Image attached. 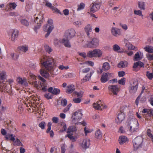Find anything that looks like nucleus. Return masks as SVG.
<instances>
[{
  "instance_id": "c03bdc74",
  "label": "nucleus",
  "mask_w": 153,
  "mask_h": 153,
  "mask_svg": "<svg viewBox=\"0 0 153 153\" xmlns=\"http://www.w3.org/2000/svg\"><path fill=\"white\" fill-rule=\"evenodd\" d=\"M6 76V73L5 71H2L0 73V79L1 80L5 79Z\"/></svg>"
},
{
  "instance_id": "09e8293b",
  "label": "nucleus",
  "mask_w": 153,
  "mask_h": 153,
  "mask_svg": "<svg viewBox=\"0 0 153 153\" xmlns=\"http://www.w3.org/2000/svg\"><path fill=\"white\" fill-rule=\"evenodd\" d=\"M81 99L80 98H74L73 101L74 102L76 103H79L81 101Z\"/></svg>"
},
{
  "instance_id": "4d7b16f0",
  "label": "nucleus",
  "mask_w": 153,
  "mask_h": 153,
  "mask_svg": "<svg viewBox=\"0 0 153 153\" xmlns=\"http://www.w3.org/2000/svg\"><path fill=\"white\" fill-rule=\"evenodd\" d=\"M75 94L77 95V97L80 98L83 96V92L82 91L79 92H75Z\"/></svg>"
},
{
  "instance_id": "412c9836",
  "label": "nucleus",
  "mask_w": 153,
  "mask_h": 153,
  "mask_svg": "<svg viewBox=\"0 0 153 153\" xmlns=\"http://www.w3.org/2000/svg\"><path fill=\"white\" fill-rule=\"evenodd\" d=\"M102 104L100 101H99L96 103H94L93 104V107L97 110H102Z\"/></svg>"
},
{
  "instance_id": "7ed1b4c3",
  "label": "nucleus",
  "mask_w": 153,
  "mask_h": 153,
  "mask_svg": "<svg viewBox=\"0 0 153 153\" xmlns=\"http://www.w3.org/2000/svg\"><path fill=\"white\" fill-rule=\"evenodd\" d=\"M127 126L129 131L131 134L137 132L139 128L138 121L135 118L133 117L128 120Z\"/></svg>"
},
{
  "instance_id": "1a4fd4ad",
  "label": "nucleus",
  "mask_w": 153,
  "mask_h": 153,
  "mask_svg": "<svg viewBox=\"0 0 153 153\" xmlns=\"http://www.w3.org/2000/svg\"><path fill=\"white\" fill-rule=\"evenodd\" d=\"M34 17L35 18V22H37L39 24V25L35 26L34 28V30L37 33V29H39L40 27L39 25L43 23L44 21V17L43 14L41 13H39L37 16L35 15Z\"/></svg>"
},
{
  "instance_id": "c85d7f7f",
  "label": "nucleus",
  "mask_w": 153,
  "mask_h": 153,
  "mask_svg": "<svg viewBox=\"0 0 153 153\" xmlns=\"http://www.w3.org/2000/svg\"><path fill=\"white\" fill-rule=\"evenodd\" d=\"M144 49L146 52L149 53H153V47L148 45L144 48Z\"/></svg>"
},
{
  "instance_id": "bf43d9fd",
  "label": "nucleus",
  "mask_w": 153,
  "mask_h": 153,
  "mask_svg": "<svg viewBox=\"0 0 153 153\" xmlns=\"http://www.w3.org/2000/svg\"><path fill=\"white\" fill-rule=\"evenodd\" d=\"M118 83L120 85H124L125 83V78L124 77L122 78L118 81Z\"/></svg>"
},
{
  "instance_id": "864d4df0",
  "label": "nucleus",
  "mask_w": 153,
  "mask_h": 153,
  "mask_svg": "<svg viewBox=\"0 0 153 153\" xmlns=\"http://www.w3.org/2000/svg\"><path fill=\"white\" fill-rule=\"evenodd\" d=\"M139 65L138 62H137L134 63L133 68H134V71H137L139 70V69L137 68V67Z\"/></svg>"
},
{
  "instance_id": "603ef678",
  "label": "nucleus",
  "mask_w": 153,
  "mask_h": 153,
  "mask_svg": "<svg viewBox=\"0 0 153 153\" xmlns=\"http://www.w3.org/2000/svg\"><path fill=\"white\" fill-rule=\"evenodd\" d=\"M139 7L141 9L144 10L145 9L144 3L143 2H140L138 3Z\"/></svg>"
},
{
  "instance_id": "a878e982",
  "label": "nucleus",
  "mask_w": 153,
  "mask_h": 153,
  "mask_svg": "<svg viewBox=\"0 0 153 153\" xmlns=\"http://www.w3.org/2000/svg\"><path fill=\"white\" fill-rule=\"evenodd\" d=\"M142 54H143L140 51L137 52L134 56V61H137L141 59L142 58L141 57Z\"/></svg>"
},
{
  "instance_id": "b1692460",
  "label": "nucleus",
  "mask_w": 153,
  "mask_h": 153,
  "mask_svg": "<svg viewBox=\"0 0 153 153\" xmlns=\"http://www.w3.org/2000/svg\"><path fill=\"white\" fill-rule=\"evenodd\" d=\"M125 115L123 112H121L118 115L117 119L118 120V123H121L125 118Z\"/></svg>"
},
{
  "instance_id": "13d9d810",
  "label": "nucleus",
  "mask_w": 153,
  "mask_h": 153,
  "mask_svg": "<svg viewBox=\"0 0 153 153\" xmlns=\"http://www.w3.org/2000/svg\"><path fill=\"white\" fill-rule=\"evenodd\" d=\"M51 9L52 11H53L54 12L59 13L61 15L62 14V13L60 12V10L57 8H55V7H53Z\"/></svg>"
},
{
  "instance_id": "0eeeda50",
  "label": "nucleus",
  "mask_w": 153,
  "mask_h": 153,
  "mask_svg": "<svg viewBox=\"0 0 153 153\" xmlns=\"http://www.w3.org/2000/svg\"><path fill=\"white\" fill-rule=\"evenodd\" d=\"M82 110L76 111L72 115L71 118V122L73 123L76 124L82 118Z\"/></svg>"
},
{
  "instance_id": "de8ad7c7",
  "label": "nucleus",
  "mask_w": 153,
  "mask_h": 153,
  "mask_svg": "<svg viewBox=\"0 0 153 153\" xmlns=\"http://www.w3.org/2000/svg\"><path fill=\"white\" fill-rule=\"evenodd\" d=\"M21 22L22 25L26 26H28L29 25V23L28 21L25 19H22L21 20Z\"/></svg>"
},
{
  "instance_id": "8fccbe9b",
  "label": "nucleus",
  "mask_w": 153,
  "mask_h": 153,
  "mask_svg": "<svg viewBox=\"0 0 153 153\" xmlns=\"http://www.w3.org/2000/svg\"><path fill=\"white\" fill-rule=\"evenodd\" d=\"M82 24V22L80 20H78L75 21L74 23V24L77 27H80Z\"/></svg>"
},
{
  "instance_id": "774afa93",
  "label": "nucleus",
  "mask_w": 153,
  "mask_h": 153,
  "mask_svg": "<svg viewBox=\"0 0 153 153\" xmlns=\"http://www.w3.org/2000/svg\"><path fill=\"white\" fill-rule=\"evenodd\" d=\"M147 114L150 116H153V110H148Z\"/></svg>"
},
{
  "instance_id": "bb28decb",
  "label": "nucleus",
  "mask_w": 153,
  "mask_h": 153,
  "mask_svg": "<svg viewBox=\"0 0 153 153\" xmlns=\"http://www.w3.org/2000/svg\"><path fill=\"white\" fill-rule=\"evenodd\" d=\"M40 72L41 75L46 78L49 76V75L48 72L43 68H41L40 70Z\"/></svg>"
},
{
  "instance_id": "338daca9",
  "label": "nucleus",
  "mask_w": 153,
  "mask_h": 153,
  "mask_svg": "<svg viewBox=\"0 0 153 153\" xmlns=\"http://www.w3.org/2000/svg\"><path fill=\"white\" fill-rule=\"evenodd\" d=\"M45 5L47 7L51 8V9L53 7L52 5V4L51 3L48 1L46 2Z\"/></svg>"
},
{
  "instance_id": "c9c22d12",
  "label": "nucleus",
  "mask_w": 153,
  "mask_h": 153,
  "mask_svg": "<svg viewBox=\"0 0 153 153\" xmlns=\"http://www.w3.org/2000/svg\"><path fill=\"white\" fill-rule=\"evenodd\" d=\"M85 7V4L83 3H81L77 5V10L78 11H80L83 10Z\"/></svg>"
},
{
  "instance_id": "4468645a",
  "label": "nucleus",
  "mask_w": 153,
  "mask_h": 153,
  "mask_svg": "<svg viewBox=\"0 0 153 153\" xmlns=\"http://www.w3.org/2000/svg\"><path fill=\"white\" fill-rule=\"evenodd\" d=\"M138 88L137 83V82H133L131 84L128 88L129 92L131 94H133L135 93Z\"/></svg>"
},
{
  "instance_id": "f257e3e1",
  "label": "nucleus",
  "mask_w": 153,
  "mask_h": 153,
  "mask_svg": "<svg viewBox=\"0 0 153 153\" xmlns=\"http://www.w3.org/2000/svg\"><path fill=\"white\" fill-rule=\"evenodd\" d=\"M40 62L46 70H53L54 62V59L52 57L43 55L40 58Z\"/></svg>"
},
{
  "instance_id": "a19ab883",
  "label": "nucleus",
  "mask_w": 153,
  "mask_h": 153,
  "mask_svg": "<svg viewBox=\"0 0 153 153\" xmlns=\"http://www.w3.org/2000/svg\"><path fill=\"white\" fill-rule=\"evenodd\" d=\"M46 124L44 121H42L38 124V126L42 129L44 130L45 129Z\"/></svg>"
},
{
  "instance_id": "f8f14e48",
  "label": "nucleus",
  "mask_w": 153,
  "mask_h": 153,
  "mask_svg": "<svg viewBox=\"0 0 153 153\" xmlns=\"http://www.w3.org/2000/svg\"><path fill=\"white\" fill-rule=\"evenodd\" d=\"M108 90L112 92L114 95H117L120 91V88L117 85H109L108 87Z\"/></svg>"
},
{
  "instance_id": "5701e85b",
  "label": "nucleus",
  "mask_w": 153,
  "mask_h": 153,
  "mask_svg": "<svg viewBox=\"0 0 153 153\" xmlns=\"http://www.w3.org/2000/svg\"><path fill=\"white\" fill-rule=\"evenodd\" d=\"M15 136L13 134H7L5 137V138L6 140H10L11 141H14L15 140Z\"/></svg>"
},
{
  "instance_id": "2eb2a0df",
  "label": "nucleus",
  "mask_w": 153,
  "mask_h": 153,
  "mask_svg": "<svg viewBox=\"0 0 153 153\" xmlns=\"http://www.w3.org/2000/svg\"><path fill=\"white\" fill-rule=\"evenodd\" d=\"M38 78L42 82H40V85H41L42 90L44 91H45L48 90V86L47 84L45 82V80L42 77L40 76H39Z\"/></svg>"
},
{
  "instance_id": "a18cd8bd",
  "label": "nucleus",
  "mask_w": 153,
  "mask_h": 153,
  "mask_svg": "<svg viewBox=\"0 0 153 153\" xmlns=\"http://www.w3.org/2000/svg\"><path fill=\"white\" fill-rule=\"evenodd\" d=\"M134 12L135 14L141 16L142 18H143V15L142 14V11L141 10H135Z\"/></svg>"
},
{
  "instance_id": "69168bd1",
  "label": "nucleus",
  "mask_w": 153,
  "mask_h": 153,
  "mask_svg": "<svg viewBox=\"0 0 153 153\" xmlns=\"http://www.w3.org/2000/svg\"><path fill=\"white\" fill-rule=\"evenodd\" d=\"M45 48L46 52L48 53H50L51 51L52 50L50 47L48 45H45Z\"/></svg>"
},
{
  "instance_id": "6ab92c4d",
  "label": "nucleus",
  "mask_w": 153,
  "mask_h": 153,
  "mask_svg": "<svg viewBox=\"0 0 153 153\" xmlns=\"http://www.w3.org/2000/svg\"><path fill=\"white\" fill-rule=\"evenodd\" d=\"M125 46L128 50H137V48L134 46L133 45L131 44L128 42L127 40L124 41Z\"/></svg>"
},
{
  "instance_id": "20e7f679",
  "label": "nucleus",
  "mask_w": 153,
  "mask_h": 153,
  "mask_svg": "<svg viewBox=\"0 0 153 153\" xmlns=\"http://www.w3.org/2000/svg\"><path fill=\"white\" fill-rule=\"evenodd\" d=\"M143 140L142 136H139L136 137L132 140L133 147L134 151L140 150L142 148Z\"/></svg>"
},
{
  "instance_id": "9d476101",
  "label": "nucleus",
  "mask_w": 153,
  "mask_h": 153,
  "mask_svg": "<svg viewBox=\"0 0 153 153\" xmlns=\"http://www.w3.org/2000/svg\"><path fill=\"white\" fill-rule=\"evenodd\" d=\"M102 52L98 49L89 51L87 53V56L90 58L100 57L102 55Z\"/></svg>"
},
{
  "instance_id": "aec40b11",
  "label": "nucleus",
  "mask_w": 153,
  "mask_h": 153,
  "mask_svg": "<svg viewBox=\"0 0 153 153\" xmlns=\"http://www.w3.org/2000/svg\"><path fill=\"white\" fill-rule=\"evenodd\" d=\"M74 86L72 84L68 85H67L66 92L68 94H71L75 90Z\"/></svg>"
},
{
  "instance_id": "4be33fe9",
  "label": "nucleus",
  "mask_w": 153,
  "mask_h": 153,
  "mask_svg": "<svg viewBox=\"0 0 153 153\" xmlns=\"http://www.w3.org/2000/svg\"><path fill=\"white\" fill-rule=\"evenodd\" d=\"M84 29L88 37H89L90 33H91L92 31L91 25L90 24L87 25L85 27Z\"/></svg>"
},
{
  "instance_id": "cd10ccee",
  "label": "nucleus",
  "mask_w": 153,
  "mask_h": 153,
  "mask_svg": "<svg viewBox=\"0 0 153 153\" xmlns=\"http://www.w3.org/2000/svg\"><path fill=\"white\" fill-rule=\"evenodd\" d=\"M112 49L114 51L118 53H121L122 52L120 51V47L117 44H115L113 45Z\"/></svg>"
},
{
  "instance_id": "ddd939ff",
  "label": "nucleus",
  "mask_w": 153,
  "mask_h": 153,
  "mask_svg": "<svg viewBox=\"0 0 153 153\" xmlns=\"http://www.w3.org/2000/svg\"><path fill=\"white\" fill-rule=\"evenodd\" d=\"M112 35L115 37H117L122 35L121 30L115 27H112L111 29Z\"/></svg>"
},
{
  "instance_id": "72a5a7b5",
  "label": "nucleus",
  "mask_w": 153,
  "mask_h": 153,
  "mask_svg": "<svg viewBox=\"0 0 153 153\" xmlns=\"http://www.w3.org/2000/svg\"><path fill=\"white\" fill-rule=\"evenodd\" d=\"M110 68L109 64L107 62H105L103 64L102 68L104 71H106L108 70Z\"/></svg>"
},
{
  "instance_id": "393cba45",
  "label": "nucleus",
  "mask_w": 153,
  "mask_h": 153,
  "mask_svg": "<svg viewBox=\"0 0 153 153\" xmlns=\"http://www.w3.org/2000/svg\"><path fill=\"white\" fill-rule=\"evenodd\" d=\"M128 140L127 137L124 136H121L119 137V142L120 145L126 143Z\"/></svg>"
},
{
  "instance_id": "9b49d317",
  "label": "nucleus",
  "mask_w": 153,
  "mask_h": 153,
  "mask_svg": "<svg viewBox=\"0 0 153 153\" xmlns=\"http://www.w3.org/2000/svg\"><path fill=\"white\" fill-rule=\"evenodd\" d=\"M90 145V140L88 138L84 139L82 142L80 143V146L83 149L88 148Z\"/></svg>"
},
{
  "instance_id": "dca6fc26",
  "label": "nucleus",
  "mask_w": 153,
  "mask_h": 153,
  "mask_svg": "<svg viewBox=\"0 0 153 153\" xmlns=\"http://www.w3.org/2000/svg\"><path fill=\"white\" fill-rule=\"evenodd\" d=\"M17 82L23 86L26 87L28 85V83L25 78H22L20 77L18 78L17 79Z\"/></svg>"
},
{
  "instance_id": "a211bd4d",
  "label": "nucleus",
  "mask_w": 153,
  "mask_h": 153,
  "mask_svg": "<svg viewBox=\"0 0 153 153\" xmlns=\"http://www.w3.org/2000/svg\"><path fill=\"white\" fill-rule=\"evenodd\" d=\"M19 35V31L16 30H14L12 33L11 36L10 38L11 40L13 42L15 41L16 39L17 38Z\"/></svg>"
},
{
  "instance_id": "f03ea898",
  "label": "nucleus",
  "mask_w": 153,
  "mask_h": 153,
  "mask_svg": "<svg viewBox=\"0 0 153 153\" xmlns=\"http://www.w3.org/2000/svg\"><path fill=\"white\" fill-rule=\"evenodd\" d=\"M76 34L75 30L71 28L67 30L62 39H61L59 42L63 44L64 45L67 47L70 48L71 46V44L68 39L74 37Z\"/></svg>"
},
{
  "instance_id": "2f4dec72",
  "label": "nucleus",
  "mask_w": 153,
  "mask_h": 153,
  "mask_svg": "<svg viewBox=\"0 0 153 153\" xmlns=\"http://www.w3.org/2000/svg\"><path fill=\"white\" fill-rule=\"evenodd\" d=\"M118 67L120 68H123L126 67L128 65V63L126 61H121L118 64Z\"/></svg>"
},
{
  "instance_id": "e433bc0d",
  "label": "nucleus",
  "mask_w": 153,
  "mask_h": 153,
  "mask_svg": "<svg viewBox=\"0 0 153 153\" xmlns=\"http://www.w3.org/2000/svg\"><path fill=\"white\" fill-rule=\"evenodd\" d=\"M30 83L34 87L38 89H39L40 88L39 84V83L37 81H33L32 82H30Z\"/></svg>"
},
{
  "instance_id": "f704fd0d",
  "label": "nucleus",
  "mask_w": 153,
  "mask_h": 153,
  "mask_svg": "<svg viewBox=\"0 0 153 153\" xmlns=\"http://www.w3.org/2000/svg\"><path fill=\"white\" fill-rule=\"evenodd\" d=\"M76 130L77 128L75 126H71L68 128V129L67 132L68 133H71L75 131Z\"/></svg>"
},
{
  "instance_id": "5fc2aeb1",
  "label": "nucleus",
  "mask_w": 153,
  "mask_h": 153,
  "mask_svg": "<svg viewBox=\"0 0 153 153\" xmlns=\"http://www.w3.org/2000/svg\"><path fill=\"white\" fill-rule=\"evenodd\" d=\"M147 134L150 138L152 142H153V135L151 133L149 129H148L147 130Z\"/></svg>"
},
{
  "instance_id": "39448f33",
  "label": "nucleus",
  "mask_w": 153,
  "mask_h": 153,
  "mask_svg": "<svg viewBox=\"0 0 153 153\" xmlns=\"http://www.w3.org/2000/svg\"><path fill=\"white\" fill-rule=\"evenodd\" d=\"M43 30L47 32L45 35L46 38L48 37L50 33L54 28V26L53 23V20L51 19H49L47 21V23L43 26Z\"/></svg>"
},
{
  "instance_id": "f3484780",
  "label": "nucleus",
  "mask_w": 153,
  "mask_h": 153,
  "mask_svg": "<svg viewBox=\"0 0 153 153\" xmlns=\"http://www.w3.org/2000/svg\"><path fill=\"white\" fill-rule=\"evenodd\" d=\"M100 8V5L97 3H92L91 5L90 11L94 13L98 10Z\"/></svg>"
},
{
  "instance_id": "58836bf2",
  "label": "nucleus",
  "mask_w": 153,
  "mask_h": 153,
  "mask_svg": "<svg viewBox=\"0 0 153 153\" xmlns=\"http://www.w3.org/2000/svg\"><path fill=\"white\" fill-rule=\"evenodd\" d=\"M95 136L98 139H101L102 137V134L101 131L98 130L95 133Z\"/></svg>"
},
{
  "instance_id": "7c9ffc66",
  "label": "nucleus",
  "mask_w": 153,
  "mask_h": 153,
  "mask_svg": "<svg viewBox=\"0 0 153 153\" xmlns=\"http://www.w3.org/2000/svg\"><path fill=\"white\" fill-rule=\"evenodd\" d=\"M109 79L107 74H106L103 73L101 77V81L102 82L105 83Z\"/></svg>"
},
{
  "instance_id": "e2e57ef3",
  "label": "nucleus",
  "mask_w": 153,
  "mask_h": 153,
  "mask_svg": "<svg viewBox=\"0 0 153 153\" xmlns=\"http://www.w3.org/2000/svg\"><path fill=\"white\" fill-rule=\"evenodd\" d=\"M60 93V90L57 88H54L53 89L52 94H57Z\"/></svg>"
},
{
  "instance_id": "052dcab7",
  "label": "nucleus",
  "mask_w": 153,
  "mask_h": 153,
  "mask_svg": "<svg viewBox=\"0 0 153 153\" xmlns=\"http://www.w3.org/2000/svg\"><path fill=\"white\" fill-rule=\"evenodd\" d=\"M67 103V101L66 99H63L61 101V105L63 106H65Z\"/></svg>"
},
{
  "instance_id": "6e6552de",
  "label": "nucleus",
  "mask_w": 153,
  "mask_h": 153,
  "mask_svg": "<svg viewBox=\"0 0 153 153\" xmlns=\"http://www.w3.org/2000/svg\"><path fill=\"white\" fill-rule=\"evenodd\" d=\"M99 42V40L97 39L94 38L91 41H87L84 47L91 48H96L98 46Z\"/></svg>"
},
{
  "instance_id": "6e6d98bb",
  "label": "nucleus",
  "mask_w": 153,
  "mask_h": 153,
  "mask_svg": "<svg viewBox=\"0 0 153 153\" xmlns=\"http://www.w3.org/2000/svg\"><path fill=\"white\" fill-rule=\"evenodd\" d=\"M71 105V104H68L67 106L63 110V111L64 113L67 112L68 111H69Z\"/></svg>"
},
{
  "instance_id": "79ce46f5",
  "label": "nucleus",
  "mask_w": 153,
  "mask_h": 153,
  "mask_svg": "<svg viewBox=\"0 0 153 153\" xmlns=\"http://www.w3.org/2000/svg\"><path fill=\"white\" fill-rule=\"evenodd\" d=\"M146 75L150 80H151L153 78V72L150 73L149 71H147L146 72Z\"/></svg>"
},
{
  "instance_id": "680f3d73",
  "label": "nucleus",
  "mask_w": 153,
  "mask_h": 153,
  "mask_svg": "<svg viewBox=\"0 0 153 153\" xmlns=\"http://www.w3.org/2000/svg\"><path fill=\"white\" fill-rule=\"evenodd\" d=\"M67 136L70 138V139L73 142L76 141V139L72 135L68 134L67 135Z\"/></svg>"
},
{
  "instance_id": "ea45409f",
  "label": "nucleus",
  "mask_w": 153,
  "mask_h": 153,
  "mask_svg": "<svg viewBox=\"0 0 153 153\" xmlns=\"http://www.w3.org/2000/svg\"><path fill=\"white\" fill-rule=\"evenodd\" d=\"M80 65H84L87 66L89 65L91 66H93L94 65V63L93 62L91 61H88L85 62L83 63H80Z\"/></svg>"
},
{
  "instance_id": "4c0bfd02",
  "label": "nucleus",
  "mask_w": 153,
  "mask_h": 153,
  "mask_svg": "<svg viewBox=\"0 0 153 153\" xmlns=\"http://www.w3.org/2000/svg\"><path fill=\"white\" fill-rule=\"evenodd\" d=\"M7 4L9 8L10 9H15L17 6L15 2L9 3Z\"/></svg>"
},
{
  "instance_id": "49530a36",
  "label": "nucleus",
  "mask_w": 153,
  "mask_h": 153,
  "mask_svg": "<svg viewBox=\"0 0 153 153\" xmlns=\"http://www.w3.org/2000/svg\"><path fill=\"white\" fill-rule=\"evenodd\" d=\"M146 58L148 60L151 61L153 60V54H151L148 53L146 54Z\"/></svg>"
},
{
  "instance_id": "37998d69",
  "label": "nucleus",
  "mask_w": 153,
  "mask_h": 153,
  "mask_svg": "<svg viewBox=\"0 0 153 153\" xmlns=\"http://www.w3.org/2000/svg\"><path fill=\"white\" fill-rule=\"evenodd\" d=\"M94 71H92L90 72V74H88L85 76L84 78L86 82L89 80V79L91 78V75L94 73Z\"/></svg>"
},
{
  "instance_id": "c756f323",
  "label": "nucleus",
  "mask_w": 153,
  "mask_h": 153,
  "mask_svg": "<svg viewBox=\"0 0 153 153\" xmlns=\"http://www.w3.org/2000/svg\"><path fill=\"white\" fill-rule=\"evenodd\" d=\"M13 141V145L15 146H23L22 142L18 138H15L14 141Z\"/></svg>"
},
{
  "instance_id": "3c124183",
  "label": "nucleus",
  "mask_w": 153,
  "mask_h": 153,
  "mask_svg": "<svg viewBox=\"0 0 153 153\" xmlns=\"http://www.w3.org/2000/svg\"><path fill=\"white\" fill-rule=\"evenodd\" d=\"M10 56L13 59L16 60L19 57V55L17 54H15L13 53H12L10 54Z\"/></svg>"
},
{
  "instance_id": "0e129e2a",
  "label": "nucleus",
  "mask_w": 153,
  "mask_h": 153,
  "mask_svg": "<svg viewBox=\"0 0 153 153\" xmlns=\"http://www.w3.org/2000/svg\"><path fill=\"white\" fill-rule=\"evenodd\" d=\"M58 68L61 70H67L68 69L69 67L68 66H65L63 65H60L59 66Z\"/></svg>"
},
{
  "instance_id": "423d86ee",
  "label": "nucleus",
  "mask_w": 153,
  "mask_h": 153,
  "mask_svg": "<svg viewBox=\"0 0 153 153\" xmlns=\"http://www.w3.org/2000/svg\"><path fill=\"white\" fill-rule=\"evenodd\" d=\"M23 102L25 105H26L27 107L30 106L32 105V103H35L36 104L39 103V100H38L37 97L35 96L31 97L28 98L25 97L23 98Z\"/></svg>"
},
{
  "instance_id": "473e14b6",
  "label": "nucleus",
  "mask_w": 153,
  "mask_h": 153,
  "mask_svg": "<svg viewBox=\"0 0 153 153\" xmlns=\"http://www.w3.org/2000/svg\"><path fill=\"white\" fill-rule=\"evenodd\" d=\"M18 49L19 50L25 52L28 50V47L27 45H25L19 47Z\"/></svg>"
}]
</instances>
